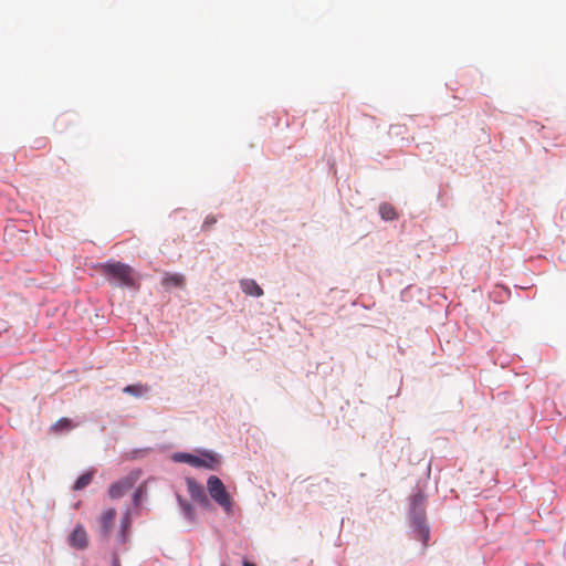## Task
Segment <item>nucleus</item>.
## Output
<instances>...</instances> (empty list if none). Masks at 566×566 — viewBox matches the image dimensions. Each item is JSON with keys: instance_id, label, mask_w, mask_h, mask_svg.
I'll return each instance as SVG.
<instances>
[{"instance_id": "1", "label": "nucleus", "mask_w": 566, "mask_h": 566, "mask_svg": "<svg viewBox=\"0 0 566 566\" xmlns=\"http://www.w3.org/2000/svg\"><path fill=\"white\" fill-rule=\"evenodd\" d=\"M410 515L417 538L427 546L430 532L426 523V495L421 491L411 496Z\"/></svg>"}, {"instance_id": "2", "label": "nucleus", "mask_w": 566, "mask_h": 566, "mask_svg": "<svg viewBox=\"0 0 566 566\" xmlns=\"http://www.w3.org/2000/svg\"><path fill=\"white\" fill-rule=\"evenodd\" d=\"M105 275L112 276L120 285L134 287L136 285V275L134 270L122 262H107L101 265Z\"/></svg>"}, {"instance_id": "3", "label": "nucleus", "mask_w": 566, "mask_h": 566, "mask_svg": "<svg viewBox=\"0 0 566 566\" xmlns=\"http://www.w3.org/2000/svg\"><path fill=\"white\" fill-rule=\"evenodd\" d=\"M207 489L210 496L227 512H232V499L227 492L223 482L216 475H211L207 481Z\"/></svg>"}, {"instance_id": "4", "label": "nucleus", "mask_w": 566, "mask_h": 566, "mask_svg": "<svg viewBox=\"0 0 566 566\" xmlns=\"http://www.w3.org/2000/svg\"><path fill=\"white\" fill-rule=\"evenodd\" d=\"M174 459L177 462L188 463L195 468H207L210 470H214L219 464V459L212 453H203L202 455L197 457L182 452L175 454Z\"/></svg>"}, {"instance_id": "5", "label": "nucleus", "mask_w": 566, "mask_h": 566, "mask_svg": "<svg viewBox=\"0 0 566 566\" xmlns=\"http://www.w3.org/2000/svg\"><path fill=\"white\" fill-rule=\"evenodd\" d=\"M187 490L190 496L200 505L208 506L209 500L206 495L205 489L193 479H187Z\"/></svg>"}, {"instance_id": "6", "label": "nucleus", "mask_w": 566, "mask_h": 566, "mask_svg": "<svg viewBox=\"0 0 566 566\" xmlns=\"http://www.w3.org/2000/svg\"><path fill=\"white\" fill-rule=\"evenodd\" d=\"M135 483L133 478H125L115 483H113L108 489V495L112 499L122 497L127 491H129Z\"/></svg>"}, {"instance_id": "7", "label": "nucleus", "mask_w": 566, "mask_h": 566, "mask_svg": "<svg viewBox=\"0 0 566 566\" xmlns=\"http://www.w3.org/2000/svg\"><path fill=\"white\" fill-rule=\"evenodd\" d=\"M87 544L88 539L86 531L82 525H77L70 536V545L75 548L83 549L87 547Z\"/></svg>"}, {"instance_id": "8", "label": "nucleus", "mask_w": 566, "mask_h": 566, "mask_svg": "<svg viewBox=\"0 0 566 566\" xmlns=\"http://www.w3.org/2000/svg\"><path fill=\"white\" fill-rule=\"evenodd\" d=\"M115 517H116L115 509H108L105 512H103V514L101 516V531L105 537L109 536Z\"/></svg>"}, {"instance_id": "9", "label": "nucleus", "mask_w": 566, "mask_h": 566, "mask_svg": "<svg viewBox=\"0 0 566 566\" xmlns=\"http://www.w3.org/2000/svg\"><path fill=\"white\" fill-rule=\"evenodd\" d=\"M185 276L179 273H165L161 285L165 289H171V287H184L185 286Z\"/></svg>"}, {"instance_id": "10", "label": "nucleus", "mask_w": 566, "mask_h": 566, "mask_svg": "<svg viewBox=\"0 0 566 566\" xmlns=\"http://www.w3.org/2000/svg\"><path fill=\"white\" fill-rule=\"evenodd\" d=\"M241 290L244 294L260 297L263 295V290L260 285L251 279H244L240 281Z\"/></svg>"}, {"instance_id": "11", "label": "nucleus", "mask_w": 566, "mask_h": 566, "mask_svg": "<svg viewBox=\"0 0 566 566\" xmlns=\"http://www.w3.org/2000/svg\"><path fill=\"white\" fill-rule=\"evenodd\" d=\"M74 428V424L69 418H61L55 423L52 424L51 431L54 433H62L70 431Z\"/></svg>"}, {"instance_id": "12", "label": "nucleus", "mask_w": 566, "mask_h": 566, "mask_svg": "<svg viewBox=\"0 0 566 566\" xmlns=\"http://www.w3.org/2000/svg\"><path fill=\"white\" fill-rule=\"evenodd\" d=\"M149 388L147 385H142V384H136V385H128L126 387L123 388V391L125 394H128V395H132V396H135V397H140V396H144L148 392Z\"/></svg>"}, {"instance_id": "13", "label": "nucleus", "mask_w": 566, "mask_h": 566, "mask_svg": "<svg viewBox=\"0 0 566 566\" xmlns=\"http://www.w3.org/2000/svg\"><path fill=\"white\" fill-rule=\"evenodd\" d=\"M178 501H179V504L181 506L184 515L189 521L193 522L196 520V513H195L193 506L189 502L182 500L180 496H178Z\"/></svg>"}, {"instance_id": "14", "label": "nucleus", "mask_w": 566, "mask_h": 566, "mask_svg": "<svg viewBox=\"0 0 566 566\" xmlns=\"http://www.w3.org/2000/svg\"><path fill=\"white\" fill-rule=\"evenodd\" d=\"M92 479H93V472H86V473L82 474L81 476H78V479L74 483L73 490H75V491L83 490L92 482Z\"/></svg>"}, {"instance_id": "15", "label": "nucleus", "mask_w": 566, "mask_h": 566, "mask_svg": "<svg viewBox=\"0 0 566 566\" xmlns=\"http://www.w3.org/2000/svg\"><path fill=\"white\" fill-rule=\"evenodd\" d=\"M129 525H130V513H129V511H127L125 513L124 517L122 518V530H120L122 542L125 541L126 530L129 527Z\"/></svg>"}, {"instance_id": "16", "label": "nucleus", "mask_w": 566, "mask_h": 566, "mask_svg": "<svg viewBox=\"0 0 566 566\" xmlns=\"http://www.w3.org/2000/svg\"><path fill=\"white\" fill-rule=\"evenodd\" d=\"M217 222V219L212 216H209L206 218L203 222V228H209L210 226L214 224Z\"/></svg>"}, {"instance_id": "17", "label": "nucleus", "mask_w": 566, "mask_h": 566, "mask_svg": "<svg viewBox=\"0 0 566 566\" xmlns=\"http://www.w3.org/2000/svg\"><path fill=\"white\" fill-rule=\"evenodd\" d=\"M379 211H380V214H381L382 219L386 220L387 219V213H388L387 207L386 206H381Z\"/></svg>"}, {"instance_id": "18", "label": "nucleus", "mask_w": 566, "mask_h": 566, "mask_svg": "<svg viewBox=\"0 0 566 566\" xmlns=\"http://www.w3.org/2000/svg\"><path fill=\"white\" fill-rule=\"evenodd\" d=\"M140 496H142V490H137L134 494V503L135 504H138L139 500H140Z\"/></svg>"}, {"instance_id": "19", "label": "nucleus", "mask_w": 566, "mask_h": 566, "mask_svg": "<svg viewBox=\"0 0 566 566\" xmlns=\"http://www.w3.org/2000/svg\"><path fill=\"white\" fill-rule=\"evenodd\" d=\"M243 566H255V565H254V564H252V563H249V562L244 560V562H243Z\"/></svg>"}, {"instance_id": "20", "label": "nucleus", "mask_w": 566, "mask_h": 566, "mask_svg": "<svg viewBox=\"0 0 566 566\" xmlns=\"http://www.w3.org/2000/svg\"><path fill=\"white\" fill-rule=\"evenodd\" d=\"M113 566H120L118 562H115Z\"/></svg>"}, {"instance_id": "21", "label": "nucleus", "mask_w": 566, "mask_h": 566, "mask_svg": "<svg viewBox=\"0 0 566 566\" xmlns=\"http://www.w3.org/2000/svg\"><path fill=\"white\" fill-rule=\"evenodd\" d=\"M394 218H395V214H394V212L391 211L390 219H394Z\"/></svg>"}]
</instances>
